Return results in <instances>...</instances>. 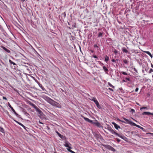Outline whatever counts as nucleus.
Segmentation results:
<instances>
[{"mask_svg":"<svg viewBox=\"0 0 153 153\" xmlns=\"http://www.w3.org/2000/svg\"><path fill=\"white\" fill-rule=\"evenodd\" d=\"M45 100L48 103L56 108H61V105L58 102L55 101L48 97H45Z\"/></svg>","mask_w":153,"mask_h":153,"instance_id":"1","label":"nucleus"},{"mask_svg":"<svg viewBox=\"0 0 153 153\" xmlns=\"http://www.w3.org/2000/svg\"><path fill=\"white\" fill-rule=\"evenodd\" d=\"M82 117L86 121L91 123L94 125H95L99 128L102 127V126L99 123L97 120H96V122H93V120H91L87 118L84 117L83 116Z\"/></svg>","mask_w":153,"mask_h":153,"instance_id":"2","label":"nucleus"},{"mask_svg":"<svg viewBox=\"0 0 153 153\" xmlns=\"http://www.w3.org/2000/svg\"><path fill=\"white\" fill-rule=\"evenodd\" d=\"M30 105L32 106L36 111L38 112L39 114L41 115L42 114V112L33 103H30Z\"/></svg>","mask_w":153,"mask_h":153,"instance_id":"3","label":"nucleus"},{"mask_svg":"<svg viewBox=\"0 0 153 153\" xmlns=\"http://www.w3.org/2000/svg\"><path fill=\"white\" fill-rule=\"evenodd\" d=\"M93 134L97 139L98 140L100 138L101 135L99 132H93Z\"/></svg>","mask_w":153,"mask_h":153,"instance_id":"4","label":"nucleus"},{"mask_svg":"<svg viewBox=\"0 0 153 153\" xmlns=\"http://www.w3.org/2000/svg\"><path fill=\"white\" fill-rule=\"evenodd\" d=\"M65 143V144H64V146H65L68 148V149H71V145L68 141H66Z\"/></svg>","mask_w":153,"mask_h":153,"instance_id":"5","label":"nucleus"},{"mask_svg":"<svg viewBox=\"0 0 153 153\" xmlns=\"http://www.w3.org/2000/svg\"><path fill=\"white\" fill-rule=\"evenodd\" d=\"M105 147L107 149L110 150H111L114 152H115L116 151L115 149L113 147L109 145L105 146Z\"/></svg>","mask_w":153,"mask_h":153,"instance_id":"6","label":"nucleus"},{"mask_svg":"<svg viewBox=\"0 0 153 153\" xmlns=\"http://www.w3.org/2000/svg\"><path fill=\"white\" fill-rule=\"evenodd\" d=\"M109 131H110L113 134H115L118 136H119V137H120V136H119V135L112 128H111V129H109Z\"/></svg>","mask_w":153,"mask_h":153,"instance_id":"7","label":"nucleus"},{"mask_svg":"<svg viewBox=\"0 0 153 153\" xmlns=\"http://www.w3.org/2000/svg\"><path fill=\"white\" fill-rule=\"evenodd\" d=\"M123 119L125 121L123 120H119V121L125 123H130V122L128 119L125 118H124Z\"/></svg>","mask_w":153,"mask_h":153,"instance_id":"8","label":"nucleus"},{"mask_svg":"<svg viewBox=\"0 0 153 153\" xmlns=\"http://www.w3.org/2000/svg\"><path fill=\"white\" fill-rule=\"evenodd\" d=\"M112 124L114 125V127L117 129H118L119 128H120V126L114 122H113Z\"/></svg>","mask_w":153,"mask_h":153,"instance_id":"9","label":"nucleus"},{"mask_svg":"<svg viewBox=\"0 0 153 153\" xmlns=\"http://www.w3.org/2000/svg\"><path fill=\"white\" fill-rule=\"evenodd\" d=\"M142 114L143 115H153V113H150V112H143L142 113Z\"/></svg>","mask_w":153,"mask_h":153,"instance_id":"10","label":"nucleus"},{"mask_svg":"<svg viewBox=\"0 0 153 153\" xmlns=\"http://www.w3.org/2000/svg\"><path fill=\"white\" fill-rule=\"evenodd\" d=\"M9 107L11 109L12 111L14 113V114L16 115H17L18 114L16 113L15 110L13 108V107L10 105L9 103Z\"/></svg>","mask_w":153,"mask_h":153,"instance_id":"11","label":"nucleus"},{"mask_svg":"<svg viewBox=\"0 0 153 153\" xmlns=\"http://www.w3.org/2000/svg\"><path fill=\"white\" fill-rule=\"evenodd\" d=\"M96 102H95V104L96 105L97 107L99 109H101L102 107H101L100 105V104H99V103L98 101H96Z\"/></svg>","mask_w":153,"mask_h":153,"instance_id":"12","label":"nucleus"},{"mask_svg":"<svg viewBox=\"0 0 153 153\" xmlns=\"http://www.w3.org/2000/svg\"><path fill=\"white\" fill-rule=\"evenodd\" d=\"M96 102H95V104L96 105L97 107L99 109H101L102 107H101L100 105V104H99V103L98 101H96Z\"/></svg>","mask_w":153,"mask_h":153,"instance_id":"13","label":"nucleus"},{"mask_svg":"<svg viewBox=\"0 0 153 153\" xmlns=\"http://www.w3.org/2000/svg\"><path fill=\"white\" fill-rule=\"evenodd\" d=\"M96 102H95V104L96 105L97 107L99 109H101L102 107H101L100 105V104H99V103L98 101H96Z\"/></svg>","mask_w":153,"mask_h":153,"instance_id":"14","label":"nucleus"},{"mask_svg":"<svg viewBox=\"0 0 153 153\" xmlns=\"http://www.w3.org/2000/svg\"><path fill=\"white\" fill-rule=\"evenodd\" d=\"M103 69L104 70L105 72L107 74L108 72V69L105 66H103Z\"/></svg>","mask_w":153,"mask_h":153,"instance_id":"15","label":"nucleus"},{"mask_svg":"<svg viewBox=\"0 0 153 153\" xmlns=\"http://www.w3.org/2000/svg\"><path fill=\"white\" fill-rule=\"evenodd\" d=\"M1 47L7 53H10V51L9 50H8L5 47H4L3 46H2Z\"/></svg>","mask_w":153,"mask_h":153,"instance_id":"16","label":"nucleus"},{"mask_svg":"<svg viewBox=\"0 0 153 153\" xmlns=\"http://www.w3.org/2000/svg\"><path fill=\"white\" fill-rule=\"evenodd\" d=\"M122 51L123 52L126 53H128V51L125 48L123 47L122 48Z\"/></svg>","mask_w":153,"mask_h":153,"instance_id":"17","label":"nucleus"},{"mask_svg":"<svg viewBox=\"0 0 153 153\" xmlns=\"http://www.w3.org/2000/svg\"><path fill=\"white\" fill-rule=\"evenodd\" d=\"M18 124L19 125L22 126L25 129V128H27L25 126L23 125L22 123L18 122L17 121H16Z\"/></svg>","mask_w":153,"mask_h":153,"instance_id":"18","label":"nucleus"},{"mask_svg":"<svg viewBox=\"0 0 153 153\" xmlns=\"http://www.w3.org/2000/svg\"><path fill=\"white\" fill-rule=\"evenodd\" d=\"M143 52H145V53H146V54H148V55H149L151 57V58H152V57H153L152 55L151 54V53L149 51H143Z\"/></svg>","mask_w":153,"mask_h":153,"instance_id":"19","label":"nucleus"},{"mask_svg":"<svg viewBox=\"0 0 153 153\" xmlns=\"http://www.w3.org/2000/svg\"><path fill=\"white\" fill-rule=\"evenodd\" d=\"M56 132L57 133V134H58L59 136L62 139H63L64 137L62 135H61V134H60L57 131H56Z\"/></svg>","mask_w":153,"mask_h":153,"instance_id":"20","label":"nucleus"},{"mask_svg":"<svg viewBox=\"0 0 153 153\" xmlns=\"http://www.w3.org/2000/svg\"><path fill=\"white\" fill-rule=\"evenodd\" d=\"M91 98L92 99H91V100L94 101V103L96 102V101H97L96 98L95 97H92Z\"/></svg>","mask_w":153,"mask_h":153,"instance_id":"21","label":"nucleus"},{"mask_svg":"<svg viewBox=\"0 0 153 153\" xmlns=\"http://www.w3.org/2000/svg\"><path fill=\"white\" fill-rule=\"evenodd\" d=\"M123 62L125 64H127L128 62V61L126 59H124L123 60Z\"/></svg>","mask_w":153,"mask_h":153,"instance_id":"22","label":"nucleus"},{"mask_svg":"<svg viewBox=\"0 0 153 153\" xmlns=\"http://www.w3.org/2000/svg\"><path fill=\"white\" fill-rule=\"evenodd\" d=\"M9 62H10V64H13V65H16V64L15 62H12V61L11 60H10V59H9Z\"/></svg>","mask_w":153,"mask_h":153,"instance_id":"23","label":"nucleus"},{"mask_svg":"<svg viewBox=\"0 0 153 153\" xmlns=\"http://www.w3.org/2000/svg\"><path fill=\"white\" fill-rule=\"evenodd\" d=\"M109 59V57L106 56L105 57V61L106 62H107L108 61Z\"/></svg>","mask_w":153,"mask_h":153,"instance_id":"24","label":"nucleus"},{"mask_svg":"<svg viewBox=\"0 0 153 153\" xmlns=\"http://www.w3.org/2000/svg\"><path fill=\"white\" fill-rule=\"evenodd\" d=\"M108 85L111 87L113 88H114V86H113L110 83L108 82Z\"/></svg>","mask_w":153,"mask_h":153,"instance_id":"25","label":"nucleus"},{"mask_svg":"<svg viewBox=\"0 0 153 153\" xmlns=\"http://www.w3.org/2000/svg\"><path fill=\"white\" fill-rule=\"evenodd\" d=\"M67 150H68V151L70 152L71 153H76L75 152H74L72 150H71V149H67Z\"/></svg>","mask_w":153,"mask_h":153,"instance_id":"26","label":"nucleus"},{"mask_svg":"<svg viewBox=\"0 0 153 153\" xmlns=\"http://www.w3.org/2000/svg\"><path fill=\"white\" fill-rule=\"evenodd\" d=\"M0 131L2 133H4V129L2 128H1L0 127Z\"/></svg>","mask_w":153,"mask_h":153,"instance_id":"27","label":"nucleus"},{"mask_svg":"<svg viewBox=\"0 0 153 153\" xmlns=\"http://www.w3.org/2000/svg\"><path fill=\"white\" fill-rule=\"evenodd\" d=\"M102 32H100L99 34H98V36L99 37H100V36H101L102 35Z\"/></svg>","mask_w":153,"mask_h":153,"instance_id":"28","label":"nucleus"},{"mask_svg":"<svg viewBox=\"0 0 153 153\" xmlns=\"http://www.w3.org/2000/svg\"><path fill=\"white\" fill-rule=\"evenodd\" d=\"M38 85H39V86L42 88H43V86L42 85L40 84V83H39V82L38 83Z\"/></svg>","mask_w":153,"mask_h":153,"instance_id":"29","label":"nucleus"},{"mask_svg":"<svg viewBox=\"0 0 153 153\" xmlns=\"http://www.w3.org/2000/svg\"><path fill=\"white\" fill-rule=\"evenodd\" d=\"M121 73L124 75H127L128 74L126 73L124 71H122Z\"/></svg>","mask_w":153,"mask_h":153,"instance_id":"30","label":"nucleus"},{"mask_svg":"<svg viewBox=\"0 0 153 153\" xmlns=\"http://www.w3.org/2000/svg\"><path fill=\"white\" fill-rule=\"evenodd\" d=\"M153 72V70L152 68L150 69L149 70V73H152V72Z\"/></svg>","mask_w":153,"mask_h":153,"instance_id":"31","label":"nucleus"},{"mask_svg":"<svg viewBox=\"0 0 153 153\" xmlns=\"http://www.w3.org/2000/svg\"><path fill=\"white\" fill-rule=\"evenodd\" d=\"M125 79H126V81H130V79L126 77L125 78Z\"/></svg>","mask_w":153,"mask_h":153,"instance_id":"32","label":"nucleus"},{"mask_svg":"<svg viewBox=\"0 0 153 153\" xmlns=\"http://www.w3.org/2000/svg\"><path fill=\"white\" fill-rule=\"evenodd\" d=\"M118 143H119L120 141V140L118 138L116 139Z\"/></svg>","mask_w":153,"mask_h":153,"instance_id":"33","label":"nucleus"},{"mask_svg":"<svg viewBox=\"0 0 153 153\" xmlns=\"http://www.w3.org/2000/svg\"><path fill=\"white\" fill-rule=\"evenodd\" d=\"M93 57L95 58H97L98 57L96 55H94L93 56Z\"/></svg>","mask_w":153,"mask_h":153,"instance_id":"34","label":"nucleus"},{"mask_svg":"<svg viewBox=\"0 0 153 153\" xmlns=\"http://www.w3.org/2000/svg\"><path fill=\"white\" fill-rule=\"evenodd\" d=\"M114 53H117V51L116 50H115L114 51H113Z\"/></svg>","mask_w":153,"mask_h":153,"instance_id":"35","label":"nucleus"},{"mask_svg":"<svg viewBox=\"0 0 153 153\" xmlns=\"http://www.w3.org/2000/svg\"><path fill=\"white\" fill-rule=\"evenodd\" d=\"M3 99L5 100H7V98L5 97H3Z\"/></svg>","mask_w":153,"mask_h":153,"instance_id":"36","label":"nucleus"},{"mask_svg":"<svg viewBox=\"0 0 153 153\" xmlns=\"http://www.w3.org/2000/svg\"><path fill=\"white\" fill-rule=\"evenodd\" d=\"M147 108L146 107H142V108H140V110H141L143 109H146V108Z\"/></svg>","mask_w":153,"mask_h":153,"instance_id":"37","label":"nucleus"},{"mask_svg":"<svg viewBox=\"0 0 153 153\" xmlns=\"http://www.w3.org/2000/svg\"><path fill=\"white\" fill-rule=\"evenodd\" d=\"M108 89L109 90L112 91H114L112 89H111V88H108Z\"/></svg>","mask_w":153,"mask_h":153,"instance_id":"38","label":"nucleus"},{"mask_svg":"<svg viewBox=\"0 0 153 153\" xmlns=\"http://www.w3.org/2000/svg\"><path fill=\"white\" fill-rule=\"evenodd\" d=\"M94 47H95V48H97V47H98L97 45V44H95L94 45Z\"/></svg>","mask_w":153,"mask_h":153,"instance_id":"39","label":"nucleus"},{"mask_svg":"<svg viewBox=\"0 0 153 153\" xmlns=\"http://www.w3.org/2000/svg\"><path fill=\"white\" fill-rule=\"evenodd\" d=\"M132 125H133V126H136L137 124H136L135 123H133V124H132Z\"/></svg>","mask_w":153,"mask_h":153,"instance_id":"40","label":"nucleus"},{"mask_svg":"<svg viewBox=\"0 0 153 153\" xmlns=\"http://www.w3.org/2000/svg\"><path fill=\"white\" fill-rule=\"evenodd\" d=\"M138 90V88H136L135 89V91L137 92Z\"/></svg>","mask_w":153,"mask_h":153,"instance_id":"41","label":"nucleus"},{"mask_svg":"<svg viewBox=\"0 0 153 153\" xmlns=\"http://www.w3.org/2000/svg\"><path fill=\"white\" fill-rule=\"evenodd\" d=\"M136 127H137L138 128H140V126H139V125H137L136 126Z\"/></svg>","mask_w":153,"mask_h":153,"instance_id":"42","label":"nucleus"},{"mask_svg":"<svg viewBox=\"0 0 153 153\" xmlns=\"http://www.w3.org/2000/svg\"><path fill=\"white\" fill-rule=\"evenodd\" d=\"M140 129H141L142 130H143L144 129V128H143L141 127V126L140 127Z\"/></svg>","mask_w":153,"mask_h":153,"instance_id":"43","label":"nucleus"},{"mask_svg":"<svg viewBox=\"0 0 153 153\" xmlns=\"http://www.w3.org/2000/svg\"><path fill=\"white\" fill-rule=\"evenodd\" d=\"M42 90H43V91H45V88H44V87H43V88H42Z\"/></svg>","mask_w":153,"mask_h":153,"instance_id":"44","label":"nucleus"},{"mask_svg":"<svg viewBox=\"0 0 153 153\" xmlns=\"http://www.w3.org/2000/svg\"><path fill=\"white\" fill-rule=\"evenodd\" d=\"M112 62H115V59H113L112 60Z\"/></svg>","mask_w":153,"mask_h":153,"instance_id":"45","label":"nucleus"},{"mask_svg":"<svg viewBox=\"0 0 153 153\" xmlns=\"http://www.w3.org/2000/svg\"><path fill=\"white\" fill-rule=\"evenodd\" d=\"M90 51L91 52H92V53H93V52H94V51H93L92 50H91Z\"/></svg>","mask_w":153,"mask_h":153,"instance_id":"46","label":"nucleus"},{"mask_svg":"<svg viewBox=\"0 0 153 153\" xmlns=\"http://www.w3.org/2000/svg\"><path fill=\"white\" fill-rule=\"evenodd\" d=\"M66 16V13H65V12H64V16Z\"/></svg>","mask_w":153,"mask_h":153,"instance_id":"47","label":"nucleus"},{"mask_svg":"<svg viewBox=\"0 0 153 153\" xmlns=\"http://www.w3.org/2000/svg\"><path fill=\"white\" fill-rule=\"evenodd\" d=\"M151 67L153 68V65L152 64H151Z\"/></svg>","mask_w":153,"mask_h":153,"instance_id":"48","label":"nucleus"},{"mask_svg":"<svg viewBox=\"0 0 153 153\" xmlns=\"http://www.w3.org/2000/svg\"><path fill=\"white\" fill-rule=\"evenodd\" d=\"M22 1L24 2L25 1V0H21Z\"/></svg>","mask_w":153,"mask_h":153,"instance_id":"49","label":"nucleus"},{"mask_svg":"<svg viewBox=\"0 0 153 153\" xmlns=\"http://www.w3.org/2000/svg\"><path fill=\"white\" fill-rule=\"evenodd\" d=\"M26 115H29V114L28 113H26Z\"/></svg>","mask_w":153,"mask_h":153,"instance_id":"50","label":"nucleus"},{"mask_svg":"<svg viewBox=\"0 0 153 153\" xmlns=\"http://www.w3.org/2000/svg\"><path fill=\"white\" fill-rule=\"evenodd\" d=\"M61 90L63 92H64V91L63 89H61Z\"/></svg>","mask_w":153,"mask_h":153,"instance_id":"51","label":"nucleus"},{"mask_svg":"<svg viewBox=\"0 0 153 153\" xmlns=\"http://www.w3.org/2000/svg\"><path fill=\"white\" fill-rule=\"evenodd\" d=\"M126 81H125V80H123V82H126Z\"/></svg>","mask_w":153,"mask_h":153,"instance_id":"52","label":"nucleus"},{"mask_svg":"<svg viewBox=\"0 0 153 153\" xmlns=\"http://www.w3.org/2000/svg\"><path fill=\"white\" fill-rule=\"evenodd\" d=\"M39 123H40V124H43V123H42L40 121H39Z\"/></svg>","mask_w":153,"mask_h":153,"instance_id":"53","label":"nucleus"},{"mask_svg":"<svg viewBox=\"0 0 153 153\" xmlns=\"http://www.w3.org/2000/svg\"><path fill=\"white\" fill-rule=\"evenodd\" d=\"M131 110H132V111H134V109H131Z\"/></svg>","mask_w":153,"mask_h":153,"instance_id":"54","label":"nucleus"},{"mask_svg":"<svg viewBox=\"0 0 153 153\" xmlns=\"http://www.w3.org/2000/svg\"><path fill=\"white\" fill-rule=\"evenodd\" d=\"M25 130H26L27 131V130H26V128H25Z\"/></svg>","mask_w":153,"mask_h":153,"instance_id":"55","label":"nucleus"},{"mask_svg":"<svg viewBox=\"0 0 153 153\" xmlns=\"http://www.w3.org/2000/svg\"><path fill=\"white\" fill-rule=\"evenodd\" d=\"M137 105H139V104H138V103H137Z\"/></svg>","mask_w":153,"mask_h":153,"instance_id":"56","label":"nucleus"}]
</instances>
